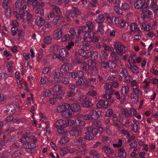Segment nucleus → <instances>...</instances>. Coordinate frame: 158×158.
Here are the masks:
<instances>
[{"label": "nucleus", "mask_w": 158, "mask_h": 158, "mask_svg": "<svg viewBox=\"0 0 158 158\" xmlns=\"http://www.w3.org/2000/svg\"><path fill=\"white\" fill-rule=\"evenodd\" d=\"M114 46L116 52L119 55H122L127 50V48L119 42L114 43Z\"/></svg>", "instance_id": "1"}, {"label": "nucleus", "mask_w": 158, "mask_h": 158, "mask_svg": "<svg viewBox=\"0 0 158 158\" xmlns=\"http://www.w3.org/2000/svg\"><path fill=\"white\" fill-rule=\"evenodd\" d=\"M112 20H113V23L116 27L121 28H123L126 26V21L123 19H119L117 17H113Z\"/></svg>", "instance_id": "2"}, {"label": "nucleus", "mask_w": 158, "mask_h": 158, "mask_svg": "<svg viewBox=\"0 0 158 158\" xmlns=\"http://www.w3.org/2000/svg\"><path fill=\"white\" fill-rule=\"evenodd\" d=\"M31 139L26 136H24L19 140V142L23 143V146L24 148H32L35 146H31L32 143H29Z\"/></svg>", "instance_id": "3"}, {"label": "nucleus", "mask_w": 158, "mask_h": 158, "mask_svg": "<svg viewBox=\"0 0 158 158\" xmlns=\"http://www.w3.org/2000/svg\"><path fill=\"white\" fill-rule=\"evenodd\" d=\"M104 88L106 90V94L103 95V97L107 99H110L111 98V94H112L114 91L111 89V86L108 83L105 84Z\"/></svg>", "instance_id": "4"}, {"label": "nucleus", "mask_w": 158, "mask_h": 158, "mask_svg": "<svg viewBox=\"0 0 158 158\" xmlns=\"http://www.w3.org/2000/svg\"><path fill=\"white\" fill-rule=\"evenodd\" d=\"M79 102L81 103L83 106L86 108H88L92 106L90 100L86 98L85 96H82L79 100Z\"/></svg>", "instance_id": "5"}, {"label": "nucleus", "mask_w": 158, "mask_h": 158, "mask_svg": "<svg viewBox=\"0 0 158 158\" xmlns=\"http://www.w3.org/2000/svg\"><path fill=\"white\" fill-rule=\"evenodd\" d=\"M145 2V0H138L135 3L134 6L137 9L141 7L142 11L145 12L147 10L146 5H144Z\"/></svg>", "instance_id": "6"}, {"label": "nucleus", "mask_w": 158, "mask_h": 158, "mask_svg": "<svg viewBox=\"0 0 158 158\" xmlns=\"http://www.w3.org/2000/svg\"><path fill=\"white\" fill-rule=\"evenodd\" d=\"M59 49V47L57 45H52L50 47L49 51L51 53L53 59L56 58L58 57V51Z\"/></svg>", "instance_id": "7"}, {"label": "nucleus", "mask_w": 158, "mask_h": 158, "mask_svg": "<svg viewBox=\"0 0 158 158\" xmlns=\"http://www.w3.org/2000/svg\"><path fill=\"white\" fill-rule=\"evenodd\" d=\"M69 56V53L66 49L65 48H62L59 51V53L58 54V57L60 60H63Z\"/></svg>", "instance_id": "8"}, {"label": "nucleus", "mask_w": 158, "mask_h": 158, "mask_svg": "<svg viewBox=\"0 0 158 158\" xmlns=\"http://www.w3.org/2000/svg\"><path fill=\"white\" fill-rule=\"evenodd\" d=\"M79 13V10L77 8H74L71 11H67L65 13V16L67 19L69 20V18L70 17H75Z\"/></svg>", "instance_id": "9"}, {"label": "nucleus", "mask_w": 158, "mask_h": 158, "mask_svg": "<svg viewBox=\"0 0 158 158\" xmlns=\"http://www.w3.org/2000/svg\"><path fill=\"white\" fill-rule=\"evenodd\" d=\"M84 72L82 71H78V80L76 82V83L78 85H82L84 84L85 82L83 80L82 78L84 77Z\"/></svg>", "instance_id": "10"}, {"label": "nucleus", "mask_w": 158, "mask_h": 158, "mask_svg": "<svg viewBox=\"0 0 158 158\" xmlns=\"http://www.w3.org/2000/svg\"><path fill=\"white\" fill-rule=\"evenodd\" d=\"M88 66H89V69L91 71L94 72L95 74L97 73L98 70L95 67L96 63L93 61L89 60L88 61Z\"/></svg>", "instance_id": "11"}, {"label": "nucleus", "mask_w": 158, "mask_h": 158, "mask_svg": "<svg viewBox=\"0 0 158 158\" xmlns=\"http://www.w3.org/2000/svg\"><path fill=\"white\" fill-rule=\"evenodd\" d=\"M81 128L78 127H74L70 131V134L72 136L77 137L81 133Z\"/></svg>", "instance_id": "12"}, {"label": "nucleus", "mask_w": 158, "mask_h": 158, "mask_svg": "<svg viewBox=\"0 0 158 158\" xmlns=\"http://www.w3.org/2000/svg\"><path fill=\"white\" fill-rule=\"evenodd\" d=\"M63 35V32L61 28H58L56 29L54 32L53 37L54 39L59 40Z\"/></svg>", "instance_id": "13"}, {"label": "nucleus", "mask_w": 158, "mask_h": 158, "mask_svg": "<svg viewBox=\"0 0 158 158\" xmlns=\"http://www.w3.org/2000/svg\"><path fill=\"white\" fill-rule=\"evenodd\" d=\"M70 106V105L68 103L60 105L57 107L56 111L58 113H63L65 110L69 109Z\"/></svg>", "instance_id": "14"}, {"label": "nucleus", "mask_w": 158, "mask_h": 158, "mask_svg": "<svg viewBox=\"0 0 158 158\" xmlns=\"http://www.w3.org/2000/svg\"><path fill=\"white\" fill-rule=\"evenodd\" d=\"M23 12V16L22 17L23 22L26 23L27 22H28L31 21L32 19L31 15L30 13H28L26 10H24Z\"/></svg>", "instance_id": "15"}, {"label": "nucleus", "mask_w": 158, "mask_h": 158, "mask_svg": "<svg viewBox=\"0 0 158 158\" xmlns=\"http://www.w3.org/2000/svg\"><path fill=\"white\" fill-rule=\"evenodd\" d=\"M147 7H150L154 11H156L158 9L157 6L153 0H148L147 2Z\"/></svg>", "instance_id": "16"}, {"label": "nucleus", "mask_w": 158, "mask_h": 158, "mask_svg": "<svg viewBox=\"0 0 158 158\" xmlns=\"http://www.w3.org/2000/svg\"><path fill=\"white\" fill-rule=\"evenodd\" d=\"M89 114L92 119H96L101 115V112L100 111H96L94 110H92L90 111Z\"/></svg>", "instance_id": "17"}, {"label": "nucleus", "mask_w": 158, "mask_h": 158, "mask_svg": "<svg viewBox=\"0 0 158 158\" xmlns=\"http://www.w3.org/2000/svg\"><path fill=\"white\" fill-rule=\"evenodd\" d=\"M73 115V113L72 111L69 109L64 111L62 113V116L66 118H71Z\"/></svg>", "instance_id": "18"}, {"label": "nucleus", "mask_w": 158, "mask_h": 158, "mask_svg": "<svg viewBox=\"0 0 158 158\" xmlns=\"http://www.w3.org/2000/svg\"><path fill=\"white\" fill-rule=\"evenodd\" d=\"M91 45L90 42L84 41L83 42V45L80 47L84 51H88L89 50Z\"/></svg>", "instance_id": "19"}, {"label": "nucleus", "mask_w": 158, "mask_h": 158, "mask_svg": "<svg viewBox=\"0 0 158 158\" xmlns=\"http://www.w3.org/2000/svg\"><path fill=\"white\" fill-rule=\"evenodd\" d=\"M69 92L68 95L70 97L73 96L75 94V86L74 85L71 84L69 86Z\"/></svg>", "instance_id": "20"}, {"label": "nucleus", "mask_w": 158, "mask_h": 158, "mask_svg": "<svg viewBox=\"0 0 158 158\" xmlns=\"http://www.w3.org/2000/svg\"><path fill=\"white\" fill-rule=\"evenodd\" d=\"M130 30L132 32H135L139 34L140 31L139 28L137 27L135 23H131L130 26Z\"/></svg>", "instance_id": "21"}, {"label": "nucleus", "mask_w": 158, "mask_h": 158, "mask_svg": "<svg viewBox=\"0 0 158 158\" xmlns=\"http://www.w3.org/2000/svg\"><path fill=\"white\" fill-rule=\"evenodd\" d=\"M44 3L41 2L38 4V7L36 9L35 11L36 13H40L41 15H43L44 14V10L42 8H40V6L42 7L44 6Z\"/></svg>", "instance_id": "22"}, {"label": "nucleus", "mask_w": 158, "mask_h": 158, "mask_svg": "<svg viewBox=\"0 0 158 158\" xmlns=\"http://www.w3.org/2000/svg\"><path fill=\"white\" fill-rule=\"evenodd\" d=\"M5 112L7 114H12L15 112V110L12 105H8L6 107Z\"/></svg>", "instance_id": "23"}, {"label": "nucleus", "mask_w": 158, "mask_h": 158, "mask_svg": "<svg viewBox=\"0 0 158 158\" xmlns=\"http://www.w3.org/2000/svg\"><path fill=\"white\" fill-rule=\"evenodd\" d=\"M71 65L69 63H66L63 64L60 67V71L62 72H65L69 71L71 67Z\"/></svg>", "instance_id": "24"}, {"label": "nucleus", "mask_w": 158, "mask_h": 158, "mask_svg": "<svg viewBox=\"0 0 158 158\" xmlns=\"http://www.w3.org/2000/svg\"><path fill=\"white\" fill-rule=\"evenodd\" d=\"M63 74L62 73L55 70L54 73V80L58 82L60 81V77H63Z\"/></svg>", "instance_id": "25"}, {"label": "nucleus", "mask_w": 158, "mask_h": 158, "mask_svg": "<svg viewBox=\"0 0 158 158\" xmlns=\"http://www.w3.org/2000/svg\"><path fill=\"white\" fill-rule=\"evenodd\" d=\"M119 151L118 156L120 158H125L127 154L125 151V149L123 148H121L118 149Z\"/></svg>", "instance_id": "26"}, {"label": "nucleus", "mask_w": 158, "mask_h": 158, "mask_svg": "<svg viewBox=\"0 0 158 158\" xmlns=\"http://www.w3.org/2000/svg\"><path fill=\"white\" fill-rule=\"evenodd\" d=\"M85 143V141L83 138L81 137L79 138L77 140L75 141L73 145L75 146H79L81 145L84 144Z\"/></svg>", "instance_id": "27"}, {"label": "nucleus", "mask_w": 158, "mask_h": 158, "mask_svg": "<svg viewBox=\"0 0 158 158\" xmlns=\"http://www.w3.org/2000/svg\"><path fill=\"white\" fill-rule=\"evenodd\" d=\"M53 95V98H51L49 99V101L51 104L53 105L55 103V100L54 98L60 99L62 98V97L59 94H55Z\"/></svg>", "instance_id": "28"}, {"label": "nucleus", "mask_w": 158, "mask_h": 158, "mask_svg": "<svg viewBox=\"0 0 158 158\" xmlns=\"http://www.w3.org/2000/svg\"><path fill=\"white\" fill-rule=\"evenodd\" d=\"M141 29L144 31H148L152 29L151 24L146 23H143L141 25Z\"/></svg>", "instance_id": "29"}, {"label": "nucleus", "mask_w": 158, "mask_h": 158, "mask_svg": "<svg viewBox=\"0 0 158 158\" xmlns=\"http://www.w3.org/2000/svg\"><path fill=\"white\" fill-rule=\"evenodd\" d=\"M70 108L72 112L79 111L80 110V107L77 103L72 104L70 106Z\"/></svg>", "instance_id": "30"}, {"label": "nucleus", "mask_w": 158, "mask_h": 158, "mask_svg": "<svg viewBox=\"0 0 158 158\" xmlns=\"http://www.w3.org/2000/svg\"><path fill=\"white\" fill-rule=\"evenodd\" d=\"M121 90L122 94L124 95H126L129 91V86L128 85H126L123 86L121 88Z\"/></svg>", "instance_id": "31"}, {"label": "nucleus", "mask_w": 158, "mask_h": 158, "mask_svg": "<svg viewBox=\"0 0 158 158\" xmlns=\"http://www.w3.org/2000/svg\"><path fill=\"white\" fill-rule=\"evenodd\" d=\"M95 34V33L92 31L87 32L84 34L83 39L84 40L88 39H91Z\"/></svg>", "instance_id": "32"}, {"label": "nucleus", "mask_w": 158, "mask_h": 158, "mask_svg": "<svg viewBox=\"0 0 158 158\" xmlns=\"http://www.w3.org/2000/svg\"><path fill=\"white\" fill-rule=\"evenodd\" d=\"M45 20L42 18L39 17L36 20V23L38 26H42L44 24Z\"/></svg>", "instance_id": "33"}, {"label": "nucleus", "mask_w": 158, "mask_h": 158, "mask_svg": "<svg viewBox=\"0 0 158 158\" xmlns=\"http://www.w3.org/2000/svg\"><path fill=\"white\" fill-rule=\"evenodd\" d=\"M73 39L72 36H71L69 34H67L64 35L61 39V41L62 42H65L66 41L71 40Z\"/></svg>", "instance_id": "34"}, {"label": "nucleus", "mask_w": 158, "mask_h": 158, "mask_svg": "<svg viewBox=\"0 0 158 158\" xmlns=\"http://www.w3.org/2000/svg\"><path fill=\"white\" fill-rule=\"evenodd\" d=\"M57 127H67V125L66 124V122L64 120L62 119H60L58 120L56 123Z\"/></svg>", "instance_id": "35"}, {"label": "nucleus", "mask_w": 158, "mask_h": 158, "mask_svg": "<svg viewBox=\"0 0 158 158\" xmlns=\"http://www.w3.org/2000/svg\"><path fill=\"white\" fill-rule=\"evenodd\" d=\"M128 68L133 73H138L139 72V68L135 65L132 66L130 65Z\"/></svg>", "instance_id": "36"}, {"label": "nucleus", "mask_w": 158, "mask_h": 158, "mask_svg": "<svg viewBox=\"0 0 158 158\" xmlns=\"http://www.w3.org/2000/svg\"><path fill=\"white\" fill-rule=\"evenodd\" d=\"M98 5V3L96 0H92L88 5V8L89 9H91L92 8Z\"/></svg>", "instance_id": "37"}, {"label": "nucleus", "mask_w": 158, "mask_h": 158, "mask_svg": "<svg viewBox=\"0 0 158 158\" xmlns=\"http://www.w3.org/2000/svg\"><path fill=\"white\" fill-rule=\"evenodd\" d=\"M102 149L106 153L110 154L114 152V150L113 149L106 146L103 147Z\"/></svg>", "instance_id": "38"}, {"label": "nucleus", "mask_w": 158, "mask_h": 158, "mask_svg": "<svg viewBox=\"0 0 158 158\" xmlns=\"http://www.w3.org/2000/svg\"><path fill=\"white\" fill-rule=\"evenodd\" d=\"M131 100L135 103H137L139 102V97L137 95L131 94Z\"/></svg>", "instance_id": "39"}, {"label": "nucleus", "mask_w": 158, "mask_h": 158, "mask_svg": "<svg viewBox=\"0 0 158 158\" xmlns=\"http://www.w3.org/2000/svg\"><path fill=\"white\" fill-rule=\"evenodd\" d=\"M50 123V122H48L46 124V126L45 127V130H44V133L43 135L46 136L47 134H50L51 131L49 127Z\"/></svg>", "instance_id": "40"}, {"label": "nucleus", "mask_w": 158, "mask_h": 158, "mask_svg": "<svg viewBox=\"0 0 158 158\" xmlns=\"http://www.w3.org/2000/svg\"><path fill=\"white\" fill-rule=\"evenodd\" d=\"M133 94H138L139 95H142V91L140 90L137 87L132 88Z\"/></svg>", "instance_id": "41"}, {"label": "nucleus", "mask_w": 158, "mask_h": 158, "mask_svg": "<svg viewBox=\"0 0 158 158\" xmlns=\"http://www.w3.org/2000/svg\"><path fill=\"white\" fill-rule=\"evenodd\" d=\"M108 56V54L104 51H102L100 54V57L102 60H106Z\"/></svg>", "instance_id": "42"}, {"label": "nucleus", "mask_w": 158, "mask_h": 158, "mask_svg": "<svg viewBox=\"0 0 158 158\" xmlns=\"http://www.w3.org/2000/svg\"><path fill=\"white\" fill-rule=\"evenodd\" d=\"M48 82V77L45 76H41L40 78V82L42 85L47 83Z\"/></svg>", "instance_id": "43"}, {"label": "nucleus", "mask_w": 158, "mask_h": 158, "mask_svg": "<svg viewBox=\"0 0 158 158\" xmlns=\"http://www.w3.org/2000/svg\"><path fill=\"white\" fill-rule=\"evenodd\" d=\"M104 20V15L103 14H101L98 15L96 20L97 23H100L103 22Z\"/></svg>", "instance_id": "44"}, {"label": "nucleus", "mask_w": 158, "mask_h": 158, "mask_svg": "<svg viewBox=\"0 0 158 158\" xmlns=\"http://www.w3.org/2000/svg\"><path fill=\"white\" fill-rule=\"evenodd\" d=\"M86 130L91 132L93 135H96L98 133V130L96 129H93L91 127H88Z\"/></svg>", "instance_id": "45"}, {"label": "nucleus", "mask_w": 158, "mask_h": 158, "mask_svg": "<svg viewBox=\"0 0 158 158\" xmlns=\"http://www.w3.org/2000/svg\"><path fill=\"white\" fill-rule=\"evenodd\" d=\"M2 53L3 56L5 57L7 60L9 59L12 56L10 53L6 50H4Z\"/></svg>", "instance_id": "46"}, {"label": "nucleus", "mask_w": 158, "mask_h": 158, "mask_svg": "<svg viewBox=\"0 0 158 158\" xmlns=\"http://www.w3.org/2000/svg\"><path fill=\"white\" fill-rule=\"evenodd\" d=\"M13 62L12 61L8 63L6 65V68L7 69V71L9 72H11L13 69Z\"/></svg>", "instance_id": "47"}, {"label": "nucleus", "mask_w": 158, "mask_h": 158, "mask_svg": "<svg viewBox=\"0 0 158 158\" xmlns=\"http://www.w3.org/2000/svg\"><path fill=\"white\" fill-rule=\"evenodd\" d=\"M69 149L67 147H64L61 148L60 151V154L62 156H64L68 151Z\"/></svg>", "instance_id": "48"}, {"label": "nucleus", "mask_w": 158, "mask_h": 158, "mask_svg": "<svg viewBox=\"0 0 158 158\" xmlns=\"http://www.w3.org/2000/svg\"><path fill=\"white\" fill-rule=\"evenodd\" d=\"M105 101L103 100H100L96 105L97 107L98 108H101L102 107L104 108Z\"/></svg>", "instance_id": "49"}, {"label": "nucleus", "mask_w": 158, "mask_h": 158, "mask_svg": "<svg viewBox=\"0 0 158 158\" xmlns=\"http://www.w3.org/2000/svg\"><path fill=\"white\" fill-rule=\"evenodd\" d=\"M17 35L19 39H22L25 35V32L20 30H18Z\"/></svg>", "instance_id": "50"}, {"label": "nucleus", "mask_w": 158, "mask_h": 158, "mask_svg": "<svg viewBox=\"0 0 158 158\" xmlns=\"http://www.w3.org/2000/svg\"><path fill=\"white\" fill-rule=\"evenodd\" d=\"M136 110L132 108L130 109L127 111V117H130L133 116L134 114L135 113Z\"/></svg>", "instance_id": "51"}, {"label": "nucleus", "mask_w": 158, "mask_h": 158, "mask_svg": "<svg viewBox=\"0 0 158 158\" xmlns=\"http://www.w3.org/2000/svg\"><path fill=\"white\" fill-rule=\"evenodd\" d=\"M57 132L59 134L65 133L67 132L66 129L62 127H57Z\"/></svg>", "instance_id": "52"}, {"label": "nucleus", "mask_w": 158, "mask_h": 158, "mask_svg": "<svg viewBox=\"0 0 158 158\" xmlns=\"http://www.w3.org/2000/svg\"><path fill=\"white\" fill-rule=\"evenodd\" d=\"M86 25L88 27V31H90L93 30L94 25L91 22L89 21L86 23Z\"/></svg>", "instance_id": "53"}, {"label": "nucleus", "mask_w": 158, "mask_h": 158, "mask_svg": "<svg viewBox=\"0 0 158 158\" xmlns=\"http://www.w3.org/2000/svg\"><path fill=\"white\" fill-rule=\"evenodd\" d=\"M81 67L83 69L87 70L89 69V66H88V62L86 63L85 61H82L81 62Z\"/></svg>", "instance_id": "54"}, {"label": "nucleus", "mask_w": 158, "mask_h": 158, "mask_svg": "<svg viewBox=\"0 0 158 158\" xmlns=\"http://www.w3.org/2000/svg\"><path fill=\"white\" fill-rule=\"evenodd\" d=\"M39 115L40 118V120L42 122L45 123L46 124H47L48 122H49L47 120V119L43 113H39Z\"/></svg>", "instance_id": "55"}, {"label": "nucleus", "mask_w": 158, "mask_h": 158, "mask_svg": "<svg viewBox=\"0 0 158 158\" xmlns=\"http://www.w3.org/2000/svg\"><path fill=\"white\" fill-rule=\"evenodd\" d=\"M54 12L52 11H51L49 14L47 15L45 17L46 19L47 20H49L50 18H53L55 16Z\"/></svg>", "instance_id": "56"}, {"label": "nucleus", "mask_w": 158, "mask_h": 158, "mask_svg": "<svg viewBox=\"0 0 158 158\" xmlns=\"http://www.w3.org/2000/svg\"><path fill=\"white\" fill-rule=\"evenodd\" d=\"M90 56L92 58L96 60L98 58V53L96 52H89Z\"/></svg>", "instance_id": "57"}, {"label": "nucleus", "mask_w": 158, "mask_h": 158, "mask_svg": "<svg viewBox=\"0 0 158 158\" xmlns=\"http://www.w3.org/2000/svg\"><path fill=\"white\" fill-rule=\"evenodd\" d=\"M89 132L87 131V132L85 133V135L84 137V138L87 140H90L92 139V137L90 134Z\"/></svg>", "instance_id": "58"}, {"label": "nucleus", "mask_w": 158, "mask_h": 158, "mask_svg": "<svg viewBox=\"0 0 158 158\" xmlns=\"http://www.w3.org/2000/svg\"><path fill=\"white\" fill-rule=\"evenodd\" d=\"M136 56L134 55H131L129 57L128 61L130 64L131 63H135V61Z\"/></svg>", "instance_id": "59"}, {"label": "nucleus", "mask_w": 158, "mask_h": 158, "mask_svg": "<svg viewBox=\"0 0 158 158\" xmlns=\"http://www.w3.org/2000/svg\"><path fill=\"white\" fill-rule=\"evenodd\" d=\"M146 15L147 18L151 19L153 17V14L151 11L148 10L146 12Z\"/></svg>", "instance_id": "60"}, {"label": "nucleus", "mask_w": 158, "mask_h": 158, "mask_svg": "<svg viewBox=\"0 0 158 158\" xmlns=\"http://www.w3.org/2000/svg\"><path fill=\"white\" fill-rule=\"evenodd\" d=\"M5 10V12L7 17H9L11 14V10L10 7L4 8Z\"/></svg>", "instance_id": "61"}, {"label": "nucleus", "mask_w": 158, "mask_h": 158, "mask_svg": "<svg viewBox=\"0 0 158 158\" xmlns=\"http://www.w3.org/2000/svg\"><path fill=\"white\" fill-rule=\"evenodd\" d=\"M62 86L59 85H56L54 86L53 88V91L54 92H57L59 91L61 89Z\"/></svg>", "instance_id": "62"}, {"label": "nucleus", "mask_w": 158, "mask_h": 158, "mask_svg": "<svg viewBox=\"0 0 158 158\" xmlns=\"http://www.w3.org/2000/svg\"><path fill=\"white\" fill-rule=\"evenodd\" d=\"M23 0H18L15 3V7L16 9H19L21 6Z\"/></svg>", "instance_id": "63"}, {"label": "nucleus", "mask_w": 158, "mask_h": 158, "mask_svg": "<svg viewBox=\"0 0 158 158\" xmlns=\"http://www.w3.org/2000/svg\"><path fill=\"white\" fill-rule=\"evenodd\" d=\"M69 140V139L67 137L65 136L62 138L60 140V143L61 144H64L68 142Z\"/></svg>", "instance_id": "64"}]
</instances>
